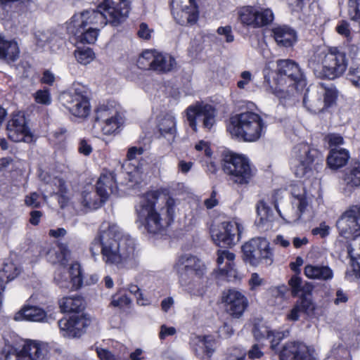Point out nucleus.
<instances>
[{
	"mask_svg": "<svg viewBox=\"0 0 360 360\" xmlns=\"http://www.w3.org/2000/svg\"><path fill=\"white\" fill-rule=\"evenodd\" d=\"M20 56V49L16 41L4 40L0 37V58L7 63L15 61Z\"/></svg>",
	"mask_w": 360,
	"mask_h": 360,
	"instance_id": "nucleus-33",
	"label": "nucleus"
},
{
	"mask_svg": "<svg viewBox=\"0 0 360 360\" xmlns=\"http://www.w3.org/2000/svg\"><path fill=\"white\" fill-rule=\"evenodd\" d=\"M176 201L159 191L147 192L136 207L138 221L150 233H162L173 222Z\"/></svg>",
	"mask_w": 360,
	"mask_h": 360,
	"instance_id": "nucleus-2",
	"label": "nucleus"
},
{
	"mask_svg": "<svg viewBox=\"0 0 360 360\" xmlns=\"http://www.w3.org/2000/svg\"><path fill=\"white\" fill-rule=\"evenodd\" d=\"M321 87L323 91L319 93L323 96V101H322L324 102V108L326 109L330 107L335 102L337 91L334 86L326 88L321 84Z\"/></svg>",
	"mask_w": 360,
	"mask_h": 360,
	"instance_id": "nucleus-45",
	"label": "nucleus"
},
{
	"mask_svg": "<svg viewBox=\"0 0 360 360\" xmlns=\"http://www.w3.org/2000/svg\"><path fill=\"white\" fill-rule=\"evenodd\" d=\"M313 349L301 342H289L281 352V360H311Z\"/></svg>",
	"mask_w": 360,
	"mask_h": 360,
	"instance_id": "nucleus-21",
	"label": "nucleus"
},
{
	"mask_svg": "<svg viewBox=\"0 0 360 360\" xmlns=\"http://www.w3.org/2000/svg\"><path fill=\"white\" fill-rule=\"evenodd\" d=\"M96 188L98 195L106 200L110 195L117 193V186L115 172L103 173L97 181Z\"/></svg>",
	"mask_w": 360,
	"mask_h": 360,
	"instance_id": "nucleus-23",
	"label": "nucleus"
},
{
	"mask_svg": "<svg viewBox=\"0 0 360 360\" xmlns=\"http://www.w3.org/2000/svg\"><path fill=\"white\" fill-rule=\"evenodd\" d=\"M70 250L68 245L60 243L56 248H50L46 253V259L53 264L64 266L68 262Z\"/></svg>",
	"mask_w": 360,
	"mask_h": 360,
	"instance_id": "nucleus-30",
	"label": "nucleus"
},
{
	"mask_svg": "<svg viewBox=\"0 0 360 360\" xmlns=\"http://www.w3.org/2000/svg\"><path fill=\"white\" fill-rule=\"evenodd\" d=\"M60 332L64 337H80L89 326L90 320L82 315H72L69 319H62L58 322Z\"/></svg>",
	"mask_w": 360,
	"mask_h": 360,
	"instance_id": "nucleus-20",
	"label": "nucleus"
},
{
	"mask_svg": "<svg viewBox=\"0 0 360 360\" xmlns=\"http://www.w3.org/2000/svg\"><path fill=\"white\" fill-rule=\"evenodd\" d=\"M275 84L280 88L281 94L288 93L287 96H280L281 102L284 105H292L295 103L300 89L306 85L305 77L299 65L290 59L278 60Z\"/></svg>",
	"mask_w": 360,
	"mask_h": 360,
	"instance_id": "nucleus-4",
	"label": "nucleus"
},
{
	"mask_svg": "<svg viewBox=\"0 0 360 360\" xmlns=\"http://www.w3.org/2000/svg\"><path fill=\"white\" fill-rule=\"evenodd\" d=\"M99 27H73L68 26V31L74 34L77 39L82 43L94 44L98 37Z\"/></svg>",
	"mask_w": 360,
	"mask_h": 360,
	"instance_id": "nucleus-29",
	"label": "nucleus"
},
{
	"mask_svg": "<svg viewBox=\"0 0 360 360\" xmlns=\"http://www.w3.org/2000/svg\"><path fill=\"white\" fill-rule=\"evenodd\" d=\"M175 333L176 328L174 327H167L165 325H162L160 327L159 338L161 340H164L166 337L174 335Z\"/></svg>",
	"mask_w": 360,
	"mask_h": 360,
	"instance_id": "nucleus-64",
	"label": "nucleus"
},
{
	"mask_svg": "<svg viewBox=\"0 0 360 360\" xmlns=\"http://www.w3.org/2000/svg\"><path fill=\"white\" fill-rule=\"evenodd\" d=\"M51 34L49 32L38 31L35 34L37 42L39 46H43L50 41Z\"/></svg>",
	"mask_w": 360,
	"mask_h": 360,
	"instance_id": "nucleus-62",
	"label": "nucleus"
},
{
	"mask_svg": "<svg viewBox=\"0 0 360 360\" xmlns=\"http://www.w3.org/2000/svg\"><path fill=\"white\" fill-rule=\"evenodd\" d=\"M235 255L228 250H218L217 262L221 274L229 280L237 278V271L234 269Z\"/></svg>",
	"mask_w": 360,
	"mask_h": 360,
	"instance_id": "nucleus-25",
	"label": "nucleus"
},
{
	"mask_svg": "<svg viewBox=\"0 0 360 360\" xmlns=\"http://www.w3.org/2000/svg\"><path fill=\"white\" fill-rule=\"evenodd\" d=\"M265 127L260 115L247 111L231 117L228 130L237 139L245 141H255L261 137Z\"/></svg>",
	"mask_w": 360,
	"mask_h": 360,
	"instance_id": "nucleus-7",
	"label": "nucleus"
},
{
	"mask_svg": "<svg viewBox=\"0 0 360 360\" xmlns=\"http://www.w3.org/2000/svg\"><path fill=\"white\" fill-rule=\"evenodd\" d=\"M190 345L195 355L201 359L205 358V355L210 357L214 351V341L210 336L194 335L191 339Z\"/></svg>",
	"mask_w": 360,
	"mask_h": 360,
	"instance_id": "nucleus-24",
	"label": "nucleus"
},
{
	"mask_svg": "<svg viewBox=\"0 0 360 360\" xmlns=\"http://www.w3.org/2000/svg\"><path fill=\"white\" fill-rule=\"evenodd\" d=\"M326 139L330 147H335L334 148H337L336 147L344 143V139L342 136L338 134H328L326 137Z\"/></svg>",
	"mask_w": 360,
	"mask_h": 360,
	"instance_id": "nucleus-58",
	"label": "nucleus"
},
{
	"mask_svg": "<svg viewBox=\"0 0 360 360\" xmlns=\"http://www.w3.org/2000/svg\"><path fill=\"white\" fill-rule=\"evenodd\" d=\"M22 360H41L46 353L45 346L37 341L28 340L20 349Z\"/></svg>",
	"mask_w": 360,
	"mask_h": 360,
	"instance_id": "nucleus-28",
	"label": "nucleus"
},
{
	"mask_svg": "<svg viewBox=\"0 0 360 360\" xmlns=\"http://www.w3.org/2000/svg\"><path fill=\"white\" fill-rule=\"evenodd\" d=\"M141 69L149 70L158 74H166L176 68L175 58L169 53L156 50L143 51L137 60Z\"/></svg>",
	"mask_w": 360,
	"mask_h": 360,
	"instance_id": "nucleus-12",
	"label": "nucleus"
},
{
	"mask_svg": "<svg viewBox=\"0 0 360 360\" xmlns=\"http://www.w3.org/2000/svg\"><path fill=\"white\" fill-rule=\"evenodd\" d=\"M347 79L353 86L360 88V65L350 68L347 73Z\"/></svg>",
	"mask_w": 360,
	"mask_h": 360,
	"instance_id": "nucleus-52",
	"label": "nucleus"
},
{
	"mask_svg": "<svg viewBox=\"0 0 360 360\" xmlns=\"http://www.w3.org/2000/svg\"><path fill=\"white\" fill-rule=\"evenodd\" d=\"M129 11L128 0H103L97 9L86 10L74 15L68 26L101 28L108 23L117 26L126 20Z\"/></svg>",
	"mask_w": 360,
	"mask_h": 360,
	"instance_id": "nucleus-3",
	"label": "nucleus"
},
{
	"mask_svg": "<svg viewBox=\"0 0 360 360\" xmlns=\"http://www.w3.org/2000/svg\"><path fill=\"white\" fill-rule=\"evenodd\" d=\"M0 360H22L21 352L12 345H6L1 350Z\"/></svg>",
	"mask_w": 360,
	"mask_h": 360,
	"instance_id": "nucleus-42",
	"label": "nucleus"
},
{
	"mask_svg": "<svg viewBox=\"0 0 360 360\" xmlns=\"http://www.w3.org/2000/svg\"><path fill=\"white\" fill-rule=\"evenodd\" d=\"M217 33L220 35H224L228 43L232 42L234 40L231 26L219 27L217 29Z\"/></svg>",
	"mask_w": 360,
	"mask_h": 360,
	"instance_id": "nucleus-60",
	"label": "nucleus"
},
{
	"mask_svg": "<svg viewBox=\"0 0 360 360\" xmlns=\"http://www.w3.org/2000/svg\"><path fill=\"white\" fill-rule=\"evenodd\" d=\"M95 114V120L91 129L95 136L116 134L122 124L123 121L120 113L112 104L99 105L96 109Z\"/></svg>",
	"mask_w": 360,
	"mask_h": 360,
	"instance_id": "nucleus-9",
	"label": "nucleus"
},
{
	"mask_svg": "<svg viewBox=\"0 0 360 360\" xmlns=\"http://www.w3.org/2000/svg\"><path fill=\"white\" fill-rule=\"evenodd\" d=\"M345 182L348 186L352 188L356 187L360 185V168L354 167L347 173L345 179Z\"/></svg>",
	"mask_w": 360,
	"mask_h": 360,
	"instance_id": "nucleus-47",
	"label": "nucleus"
},
{
	"mask_svg": "<svg viewBox=\"0 0 360 360\" xmlns=\"http://www.w3.org/2000/svg\"><path fill=\"white\" fill-rule=\"evenodd\" d=\"M174 269L179 281L185 290L195 295H201L207 283L205 266L196 257L191 255H181L176 262Z\"/></svg>",
	"mask_w": 360,
	"mask_h": 360,
	"instance_id": "nucleus-6",
	"label": "nucleus"
},
{
	"mask_svg": "<svg viewBox=\"0 0 360 360\" xmlns=\"http://www.w3.org/2000/svg\"><path fill=\"white\" fill-rule=\"evenodd\" d=\"M92 150V147L89 141L85 139L79 140L78 143V151L79 153L85 156H88L91 153Z\"/></svg>",
	"mask_w": 360,
	"mask_h": 360,
	"instance_id": "nucleus-57",
	"label": "nucleus"
},
{
	"mask_svg": "<svg viewBox=\"0 0 360 360\" xmlns=\"http://www.w3.org/2000/svg\"><path fill=\"white\" fill-rule=\"evenodd\" d=\"M223 169L231 181L241 186L248 184L254 176L249 160L233 153L224 155Z\"/></svg>",
	"mask_w": 360,
	"mask_h": 360,
	"instance_id": "nucleus-10",
	"label": "nucleus"
},
{
	"mask_svg": "<svg viewBox=\"0 0 360 360\" xmlns=\"http://www.w3.org/2000/svg\"><path fill=\"white\" fill-rule=\"evenodd\" d=\"M263 355V352H262L258 345L256 344L252 345L251 349L248 352L249 359L252 360L260 359Z\"/></svg>",
	"mask_w": 360,
	"mask_h": 360,
	"instance_id": "nucleus-63",
	"label": "nucleus"
},
{
	"mask_svg": "<svg viewBox=\"0 0 360 360\" xmlns=\"http://www.w3.org/2000/svg\"><path fill=\"white\" fill-rule=\"evenodd\" d=\"M302 284V278L297 275H293L288 281V285L290 287L291 294L293 297H296L301 292V287Z\"/></svg>",
	"mask_w": 360,
	"mask_h": 360,
	"instance_id": "nucleus-51",
	"label": "nucleus"
},
{
	"mask_svg": "<svg viewBox=\"0 0 360 360\" xmlns=\"http://www.w3.org/2000/svg\"><path fill=\"white\" fill-rule=\"evenodd\" d=\"M8 137L13 142L31 143L33 135L26 124L23 115H14L8 122L6 127Z\"/></svg>",
	"mask_w": 360,
	"mask_h": 360,
	"instance_id": "nucleus-19",
	"label": "nucleus"
},
{
	"mask_svg": "<svg viewBox=\"0 0 360 360\" xmlns=\"http://www.w3.org/2000/svg\"><path fill=\"white\" fill-rule=\"evenodd\" d=\"M172 14L178 24L183 26L193 25L197 22L199 18L198 6H193L182 8L181 18H179L175 13H172Z\"/></svg>",
	"mask_w": 360,
	"mask_h": 360,
	"instance_id": "nucleus-36",
	"label": "nucleus"
},
{
	"mask_svg": "<svg viewBox=\"0 0 360 360\" xmlns=\"http://www.w3.org/2000/svg\"><path fill=\"white\" fill-rule=\"evenodd\" d=\"M246 352L239 348H233L227 354L224 360H245Z\"/></svg>",
	"mask_w": 360,
	"mask_h": 360,
	"instance_id": "nucleus-55",
	"label": "nucleus"
},
{
	"mask_svg": "<svg viewBox=\"0 0 360 360\" xmlns=\"http://www.w3.org/2000/svg\"><path fill=\"white\" fill-rule=\"evenodd\" d=\"M348 14L352 20L360 22V0H349Z\"/></svg>",
	"mask_w": 360,
	"mask_h": 360,
	"instance_id": "nucleus-49",
	"label": "nucleus"
},
{
	"mask_svg": "<svg viewBox=\"0 0 360 360\" xmlns=\"http://www.w3.org/2000/svg\"><path fill=\"white\" fill-rule=\"evenodd\" d=\"M289 334V331H274L272 330L271 334V347L272 349H275L279 342Z\"/></svg>",
	"mask_w": 360,
	"mask_h": 360,
	"instance_id": "nucleus-53",
	"label": "nucleus"
},
{
	"mask_svg": "<svg viewBox=\"0 0 360 360\" xmlns=\"http://www.w3.org/2000/svg\"><path fill=\"white\" fill-rule=\"evenodd\" d=\"M131 302V300L126 295H121L117 297L114 295L112 298L111 305L116 307L122 308L127 306Z\"/></svg>",
	"mask_w": 360,
	"mask_h": 360,
	"instance_id": "nucleus-56",
	"label": "nucleus"
},
{
	"mask_svg": "<svg viewBox=\"0 0 360 360\" xmlns=\"http://www.w3.org/2000/svg\"><path fill=\"white\" fill-rule=\"evenodd\" d=\"M222 302L226 312L233 318L240 317L248 307L247 298L236 289H229L223 292Z\"/></svg>",
	"mask_w": 360,
	"mask_h": 360,
	"instance_id": "nucleus-18",
	"label": "nucleus"
},
{
	"mask_svg": "<svg viewBox=\"0 0 360 360\" xmlns=\"http://www.w3.org/2000/svg\"><path fill=\"white\" fill-rule=\"evenodd\" d=\"M274 15L269 9L254 6H243L238 11V20L244 26L257 28L265 26L273 21Z\"/></svg>",
	"mask_w": 360,
	"mask_h": 360,
	"instance_id": "nucleus-16",
	"label": "nucleus"
},
{
	"mask_svg": "<svg viewBox=\"0 0 360 360\" xmlns=\"http://www.w3.org/2000/svg\"><path fill=\"white\" fill-rule=\"evenodd\" d=\"M96 353L101 360H120L108 349L97 347Z\"/></svg>",
	"mask_w": 360,
	"mask_h": 360,
	"instance_id": "nucleus-59",
	"label": "nucleus"
},
{
	"mask_svg": "<svg viewBox=\"0 0 360 360\" xmlns=\"http://www.w3.org/2000/svg\"><path fill=\"white\" fill-rule=\"evenodd\" d=\"M93 257L100 252L103 262L108 266L124 268L136 259L134 240L125 234L116 224L103 222L96 237L90 244Z\"/></svg>",
	"mask_w": 360,
	"mask_h": 360,
	"instance_id": "nucleus-1",
	"label": "nucleus"
},
{
	"mask_svg": "<svg viewBox=\"0 0 360 360\" xmlns=\"http://www.w3.org/2000/svg\"><path fill=\"white\" fill-rule=\"evenodd\" d=\"M74 54L77 62L82 65L90 63L95 58L94 52L89 47H77Z\"/></svg>",
	"mask_w": 360,
	"mask_h": 360,
	"instance_id": "nucleus-41",
	"label": "nucleus"
},
{
	"mask_svg": "<svg viewBox=\"0 0 360 360\" xmlns=\"http://www.w3.org/2000/svg\"><path fill=\"white\" fill-rule=\"evenodd\" d=\"M304 272L311 279L329 281L333 277V271L328 266L309 264L304 267Z\"/></svg>",
	"mask_w": 360,
	"mask_h": 360,
	"instance_id": "nucleus-31",
	"label": "nucleus"
},
{
	"mask_svg": "<svg viewBox=\"0 0 360 360\" xmlns=\"http://www.w3.org/2000/svg\"><path fill=\"white\" fill-rule=\"evenodd\" d=\"M243 260L252 266L273 263V253L269 248L268 240L262 237L253 238L242 246Z\"/></svg>",
	"mask_w": 360,
	"mask_h": 360,
	"instance_id": "nucleus-11",
	"label": "nucleus"
},
{
	"mask_svg": "<svg viewBox=\"0 0 360 360\" xmlns=\"http://www.w3.org/2000/svg\"><path fill=\"white\" fill-rule=\"evenodd\" d=\"M215 108L209 104H197L186 109L187 120L190 127L197 131V125L202 123L204 128L210 129L216 122Z\"/></svg>",
	"mask_w": 360,
	"mask_h": 360,
	"instance_id": "nucleus-17",
	"label": "nucleus"
},
{
	"mask_svg": "<svg viewBox=\"0 0 360 360\" xmlns=\"http://www.w3.org/2000/svg\"><path fill=\"white\" fill-rule=\"evenodd\" d=\"M321 156L320 152L306 143L296 145L292 152V164L295 174L299 178L303 177L311 169V165Z\"/></svg>",
	"mask_w": 360,
	"mask_h": 360,
	"instance_id": "nucleus-13",
	"label": "nucleus"
},
{
	"mask_svg": "<svg viewBox=\"0 0 360 360\" xmlns=\"http://www.w3.org/2000/svg\"><path fill=\"white\" fill-rule=\"evenodd\" d=\"M34 100L37 103L42 105H50L51 96L48 89H40L34 94Z\"/></svg>",
	"mask_w": 360,
	"mask_h": 360,
	"instance_id": "nucleus-50",
	"label": "nucleus"
},
{
	"mask_svg": "<svg viewBox=\"0 0 360 360\" xmlns=\"http://www.w3.org/2000/svg\"><path fill=\"white\" fill-rule=\"evenodd\" d=\"M198 6L195 0H172L171 3V11L175 13L179 18H181L182 8Z\"/></svg>",
	"mask_w": 360,
	"mask_h": 360,
	"instance_id": "nucleus-44",
	"label": "nucleus"
},
{
	"mask_svg": "<svg viewBox=\"0 0 360 360\" xmlns=\"http://www.w3.org/2000/svg\"><path fill=\"white\" fill-rule=\"evenodd\" d=\"M41 176L42 180L44 181V182L46 184H53L55 186L57 187L56 188H52L53 193H55V192L63 193L64 192L65 182L61 179H58V178L51 179V176H49L47 174H41Z\"/></svg>",
	"mask_w": 360,
	"mask_h": 360,
	"instance_id": "nucleus-48",
	"label": "nucleus"
},
{
	"mask_svg": "<svg viewBox=\"0 0 360 360\" xmlns=\"http://www.w3.org/2000/svg\"><path fill=\"white\" fill-rule=\"evenodd\" d=\"M314 309L311 300L309 297H301L287 315V319L296 321L299 319L302 313L309 314Z\"/></svg>",
	"mask_w": 360,
	"mask_h": 360,
	"instance_id": "nucleus-32",
	"label": "nucleus"
},
{
	"mask_svg": "<svg viewBox=\"0 0 360 360\" xmlns=\"http://www.w3.org/2000/svg\"><path fill=\"white\" fill-rule=\"evenodd\" d=\"M54 280L60 288H68L71 281L68 274V269L60 266L55 274Z\"/></svg>",
	"mask_w": 360,
	"mask_h": 360,
	"instance_id": "nucleus-46",
	"label": "nucleus"
},
{
	"mask_svg": "<svg viewBox=\"0 0 360 360\" xmlns=\"http://www.w3.org/2000/svg\"><path fill=\"white\" fill-rule=\"evenodd\" d=\"M97 195V193L84 191L82 195V205L91 210L98 208L106 200L101 197L98 198Z\"/></svg>",
	"mask_w": 360,
	"mask_h": 360,
	"instance_id": "nucleus-39",
	"label": "nucleus"
},
{
	"mask_svg": "<svg viewBox=\"0 0 360 360\" xmlns=\"http://www.w3.org/2000/svg\"><path fill=\"white\" fill-rule=\"evenodd\" d=\"M243 227L236 221H224L210 229L211 237L219 246L232 247L239 240Z\"/></svg>",
	"mask_w": 360,
	"mask_h": 360,
	"instance_id": "nucleus-15",
	"label": "nucleus"
},
{
	"mask_svg": "<svg viewBox=\"0 0 360 360\" xmlns=\"http://www.w3.org/2000/svg\"><path fill=\"white\" fill-rule=\"evenodd\" d=\"M303 105L310 112L319 113L325 110L324 102L319 91L307 90L303 98Z\"/></svg>",
	"mask_w": 360,
	"mask_h": 360,
	"instance_id": "nucleus-34",
	"label": "nucleus"
},
{
	"mask_svg": "<svg viewBox=\"0 0 360 360\" xmlns=\"http://www.w3.org/2000/svg\"><path fill=\"white\" fill-rule=\"evenodd\" d=\"M292 205L297 207L295 214L289 217L290 222H297L302 219V216L308 212L309 203L305 196L300 195L295 198Z\"/></svg>",
	"mask_w": 360,
	"mask_h": 360,
	"instance_id": "nucleus-38",
	"label": "nucleus"
},
{
	"mask_svg": "<svg viewBox=\"0 0 360 360\" xmlns=\"http://www.w3.org/2000/svg\"><path fill=\"white\" fill-rule=\"evenodd\" d=\"M63 312H78L84 309V300L79 295L65 297L59 301Z\"/></svg>",
	"mask_w": 360,
	"mask_h": 360,
	"instance_id": "nucleus-37",
	"label": "nucleus"
},
{
	"mask_svg": "<svg viewBox=\"0 0 360 360\" xmlns=\"http://www.w3.org/2000/svg\"><path fill=\"white\" fill-rule=\"evenodd\" d=\"M341 236L360 242V205H352L346 210L336 222Z\"/></svg>",
	"mask_w": 360,
	"mask_h": 360,
	"instance_id": "nucleus-14",
	"label": "nucleus"
},
{
	"mask_svg": "<svg viewBox=\"0 0 360 360\" xmlns=\"http://www.w3.org/2000/svg\"><path fill=\"white\" fill-rule=\"evenodd\" d=\"M59 99L62 105L75 117L86 119L90 115L91 107L86 86L74 84L69 91L60 95Z\"/></svg>",
	"mask_w": 360,
	"mask_h": 360,
	"instance_id": "nucleus-8",
	"label": "nucleus"
},
{
	"mask_svg": "<svg viewBox=\"0 0 360 360\" xmlns=\"http://www.w3.org/2000/svg\"><path fill=\"white\" fill-rule=\"evenodd\" d=\"M51 316H48L42 309L35 306H25L15 314V321H29L36 322H49Z\"/></svg>",
	"mask_w": 360,
	"mask_h": 360,
	"instance_id": "nucleus-27",
	"label": "nucleus"
},
{
	"mask_svg": "<svg viewBox=\"0 0 360 360\" xmlns=\"http://www.w3.org/2000/svg\"><path fill=\"white\" fill-rule=\"evenodd\" d=\"M39 199V195L37 193H32L25 198V204L30 207H38L40 205Z\"/></svg>",
	"mask_w": 360,
	"mask_h": 360,
	"instance_id": "nucleus-61",
	"label": "nucleus"
},
{
	"mask_svg": "<svg viewBox=\"0 0 360 360\" xmlns=\"http://www.w3.org/2000/svg\"><path fill=\"white\" fill-rule=\"evenodd\" d=\"M68 274L70 278L72 288L78 289L82 285L83 277L80 264L77 262L71 264L68 269Z\"/></svg>",
	"mask_w": 360,
	"mask_h": 360,
	"instance_id": "nucleus-40",
	"label": "nucleus"
},
{
	"mask_svg": "<svg viewBox=\"0 0 360 360\" xmlns=\"http://www.w3.org/2000/svg\"><path fill=\"white\" fill-rule=\"evenodd\" d=\"M157 129L159 137L165 139L169 144H172L176 136L175 117L169 114L160 116L158 118Z\"/></svg>",
	"mask_w": 360,
	"mask_h": 360,
	"instance_id": "nucleus-22",
	"label": "nucleus"
},
{
	"mask_svg": "<svg viewBox=\"0 0 360 360\" xmlns=\"http://www.w3.org/2000/svg\"><path fill=\"white\" fill-rule=\"evenodd\" d=\"M273 37L279 46L291 47L297 41L295 31L291 27L282 25L272 29Z\"/></svg>",
	"mask_w": 360,
	"mask_h": 360,
	"instance_id": "nucleus-26",
	"label": "nucleus"
},
{
	"mask_svg": "<svg viewBox=\"0 0 360 360\" xmlns=\"http://www.w3.org/2000/svg\"><path fill=\"white\" fill-rule=\"evenodd\" d=\"M347 65L346 54L337 48L318 49L308 61V66L316 77L329 79L340 77Z\"/></svg>",
	"mask_w": 360,
	"mask_h": 360,
	"instance_id": "nucleus-5",
	"label": "nucleus"
},
{
	"mask_svg": "<svg viewBox=\"0 0 360 360\" xmlns=\"http://www.w3.org/2000/svg\"><path fill=\"white\" fill-rule=\"evenodd\" d=\"M349 158V152L344 148H332L327 158L330 168L337 169L345 166Z\"/></svg>",
	"mask_w": 360,
	"mask_h": 360,
	"instance_id": "nucleus-35",
	"label": "nucleus"
},
{
	"mask_svg": "<svg viewBox=\"0 0 360 360\" xmlns=\"http://www.w3.org/2000/svg\"><path fill=\"white\" fill-rule=\"evenodd\" d=\"M257 212L259 217V223L265 224L266 221H271L273 219V212L264 201H259L257 205Z\"/></svg>",
	"mask_w": 360,
	"mask_h": 360,
	"instance_id": "nucleus-43",
	"label": "nucleus"
},
{
	"mask_svg": "<svg viewBox=\"0 0 360 360\" xmlns=\"http://www.w3.org/2000/svg\"><path fill=\"white\" fill-rule=\"evenodd\" d=\"M253 333L255 338L257 340L262 338L270 339L272 330L267 326H262L261 327H255Z\"/></svg>",
	"mask_w": 360,
	"mask_h": 360,
	"instance_id": "nucleus-54",
	"label": "nucleus"
}]
</instances>
